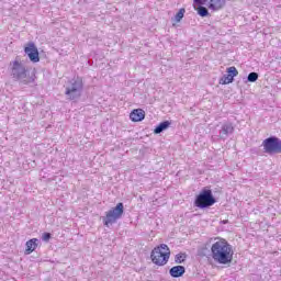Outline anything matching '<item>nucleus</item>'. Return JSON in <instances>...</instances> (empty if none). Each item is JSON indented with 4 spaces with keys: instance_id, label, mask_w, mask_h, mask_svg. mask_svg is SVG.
Returning a JSON list of instances; mask_svg holds the SVG:
<instances>
[{
    "instance_id": "obj_1",
    "label": "nucleus",
    "mask_w": 281,
    "mask_h": 281,
    "mask_svg": "<svg viewBox=\"0 0 281 281\" xmlns=\"http://www.w3.org/2000/svg\"><path fill=\"white\" fill-rule=\"evenodd\" d=\"M212 258L218 265H229L234 260V249L225 239H218L211 247Z\"/></svg>"
},
{
    "instance_id": "obj_2",
    "label": "nucleus",
    "mask_w": 281,
    "mask_h": 281,
    "mask_svg": "<svg viewBox=\"0 0 281 281\" xmlns=\"http://www.w3.org/2000/svg\"><path fill=\"white\" fill-rule=\"evenodd\" d=\"M9 74L12 80L20 82V85H32V82H34V76H30V69L19 57L10 61Z\"/></svg>"
},
{
    "instance_id": "obj_3",
    "label": "nucleus",
    "mask_w": 281,
    "mask_h": 281,
    "mask_svg": "<svg viewBox=\"0 0 281 281\" xmlns=\"http://www.w3.org/2000/svg\"><path fill=\"white\" fill-rule=\"evenodd\" d=\"M85 83L80 78H72L65 85V95L68 100L76 102L82 98Z\"/></svg>"
},
{
    "instance_id": "obj_4",
    "label": "nucleus",
    "mask_w": 281,
    "mask_h": 281,
    "mask_svg": "<svg viewBox=\"0 0 281 281\" xmlns=\"http://www.w3.org/2000/svg\"><path fill=\"white\" fill-rule=\"evenodd\" d=\"M150 258L154 265L164 267V265H168V260H170V248H168V245L161 244L151 250Z\"/></svg>"
},
{
    "instance_id": "obj_5",
    "label": "nucleus",
    "mask_w": 281,
    "mask_h": 281,
    "mask_svg": "<svg viewBox=\"0 0 281 281\" xmlns=\"http://www.w3.org/2000/svg\"><path fill=\"white\" fill-rule=\"evenodd\" d=\"M124 214V203L120 202L115 207H112L105 213V216L102 217L103 224L105 227H111L114 223H117Z\"/></svg>"
},
{
    "instance_id": "obj_6",
    "label": "nucleus",
    "mask_w": 281,
    "mask_h": 281,
    "mask_svg": "<svg viewBox=\"0 0 281 281\" xmlns=\"http://www.w3.org/2000/svg\"><path fill=\"white\" fill-rule=\"evenodd\" d=\"M216 203V199H214V194H212V190L203 189L195 198L194 205L200 210H205V207H212Z\"/></svg>"
},
{
    "instance_id": "obj_7",
    "label": "nucleus",
    "mask_w": 281,
    "mask_h": 281,
    "mask_svg": "<svg viewBox=\"0 0 281 281\" xmlns=\"http://www.w3.org/2000/svg\"><path fill=\"white\" fill-rule=\"evenodd\" d=\"M263 150L268 155H278L281 153V139L276 136L266 138L262 143Z\"/></svg>"
},
{
    "instance_id": "obj_8",
    "label": "nucleus",
    "mask_w": 281,
    "mask_h": 281,
    "mask_svg": "<svg viewBox=\"0 0 281 281\" xmlns=\"http://www.w3.org/2000/svg\"><path fill=\"white\" fill-rule=\"evenodd\" d=\"M24 53L31 60V63H40L41 57L38 56V48L36 47V44L34 42H30L24 47Z\"/></svg>"
},
{
    "instance_id": "obj_9",
    "label": "nucleus",
    "mask_w": 281,
    "mask_h": 281,
    "mask_svg": "<svg viewBox=\"0 0 281 281\" xmlns=\"http://www.w3.org/2000/svg\"><path fill=\"white\" fill-rule=\"evenodd\" d=\"M232 133H234V125L232 123H224L220 130V137L221 139H226Z\"/></svg>"
},
{
    "instance_id": "obj_10",
    "label": "nucleus",
    "mask_w": 281,
    "mask_h": 281,
    "mask_svg": "<svg viewBox=\"0 0 281 281\" xmlns=\"http://www.w3.org/2000/svg\"><path fill=\"white\" fill-rule=\"evenodd\" d=\"M41 244V240L38 238H32L30 240L26 241V249H25V254L26 256H30V254H32L33 251H36V247H38V245Z\"/></svg>"
},
{
    "instance_id": "obj_11",
    "label": "nucleus",
    "mask_w": 281,
    "mask_h": 281,
    "mask_svg": "<svg viewBox=\"0 0 281 281\" xmlns=\"http://www.w3.org/2000/svg\"><path fill=\"white\" fill-rule=\"evenodd\" d=\"M146 117V112L142 109L133 110L130 114L132 122H142Z\"/></svg>"
},
{
    "instance_id": "obj_12",
    "label": "nucleus",
    "mask_w": 281,
    "mask_h": 281,
    "mask_svg": "<svg viewBox=\"0 0 281 281\" xmlns=\"http://www.w3.org/2000/svg\"><path fill=\"white\" fill-rule=\"evenodd\" d=\"M209 10H221L225 5V0H206Z\"/></svg>"
},
{
    "instance_id": "obj_13",
    "label": "nucleus",
    "mask_w": 281,
    "mask_h": 281,
    "mask_svg": "<svg viewBox=\"0 0 281 281\" xmlns=\"http://www.w3.org/2000/svg\"><path fill=\"white\" fill-rule=\"evenodd\" d=\"M183 273H186V267L183 266H175L169 270L171 278H181Z\"/></svg>"
},
{
    "instance_id": "obj_14",
    "label": "nucleus",
    "mask_w": 281,
    "mask_h": 281,
    "mask_svg": "<svg viewBox=\"0 0 281 281\" xmlns=\"http://www.w3.org/2000/svg\"><path fill=\"white\" fill-rule=\"evenodd\" d=\"M170 127V121L161 122L159 125H157L154 130L155 135H159L160 133H164V131H167V128Z\"/></svg>"
},
{
    "instance_id": "obj_15",
    "label": "nucleus",
    "mask_w": 281,
    "mask_h": 281,
    "mask_svg": "<svg viewBox=\"0 0 281 281\" xmlns=\"http://www.w3.org/2000/svg\"><path fill=\"white\" fill-rule=\"evenodd\" d=\"M231 82H234V77L231 76L229 74L224 75V76L220 79V85H231Z\"/></svg>"
},
{
    "instance_id": "obj_16",
    "label": "nucleus",
    "mask_w": 281,
    "mask_h": 281,
    "mask_svg": "<svg viewBox=\"0 0 281 281\" xmlns=\"http://www.w3.org/2000/svg\"><path fill=\"white\" fill-rule=\"evenodd\" d=\"M200 16H209L210 11H207V8L203 5H199L194 8Z\"/></svg>"
},
{
    "instance_id": "obj_17",
    "label": "nucleus",
    "mask_w": 281,
    "mask_h": 281,
    "mask_svg": "<svg viewBox=\"0 0 281 281\" xmlns=\"http://www.w3.org/2000/svg\"><path fill=\"white\" fill-rule=\"evenodd\" d=\"M186 258H188L187 255L183 252H180V254L176 255L175 262L177 265H183V262H186Z\"/></svg>"
},
{
    "instance_id": "obj_18",
    "label": "nucleus",
    "mask_w": 281,
    "mask_h": 281,
    "mask_svg": "<svg viewBox=\"0 0 281 281\" xmlns=\"http://www.w3.org/2000/svg\"><path fill=\"white\" fill-rule=\"evenodd\" d=\"M184 14H186V9H180L175 16L176 23H181V19H183Z\"/></svg>"
},
{
    "instance_id": "obj_19",
    "label": "nucleus",
    "mask_w": 281,
    "mask_h": 281,
    "mask_svg": "<svg viewBox=\"0 0 281 281\" xmlns=\"http://www.w3.org/2000/svg\"><path fill=\"white\" fill-rule=\"evenodd\" d=\"M227 75L236 78V76H238V69H236V67L232 66L227 68Z\"/></svg>"
},
{
    "instance_id": "obj_20",
    "label": "nucleus",
    "mask_w": 281,
    "mask_h": 281,
    "mask_svg": "<svg viewBox=\"0 0 281 281\" xmlns=\"http://www.w3.org/2000/svg\"><path fill=\"white\" fill-rule=\"evenodd\" d=\"M248 82H256L258 80V72H250L247 77Z\"/></svg>"
},
{
    "instance_id": "obj_21",
    "label": "nucleus",
    "mask_w": 281,
    "mask_h": 281,
    "mask_svg": "<svg viewBox=\"0 0 281 281\" xmlns=\"http://www.w3.org/2000/svg\"><path fill=\"white\" fill-rule=\"evenodd\" d=\"M207 3V0H194V8H198L199 5H205Z\"/></svg>"
},
{
    "instance_id": "obj_22",
    "label": "nucleus",
    "mask_w": 281,
    "mask_h": 281,
    "mask_svg": "<svg viewBox=\"0 0 281 281\" xmlns=\"http://www.w3.org/2000/svg\"><path fill=\"white\" fill-rule=\"evenodd\" d=\"M49 238H52V234L49 233H44L42 236V240H44L45 243H47Z\"/></svg>"
}]
</instances>
